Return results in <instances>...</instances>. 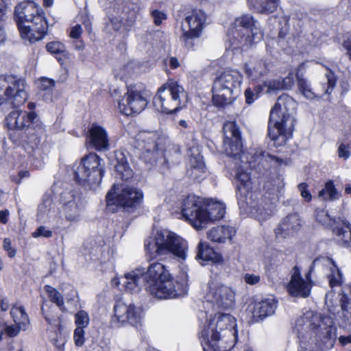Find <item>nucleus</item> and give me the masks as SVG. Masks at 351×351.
Listing matches in <instances>:
<instances>
[{"label":"nucleus","mask_w":351,"mask_h":351,"mask_svg":"<svg viewBox=\"0 0 351 351\" xmlns=\"http://www.w3.org/2000/svg\"><path fill=\"white\" fill-rule=\"evenodd\" d=\"M298 351H328L337 339V327L330 315H313L311 319H298Z\"/></svg>","instance_id":"nucleus-1"},{"label":"nucleus","mask_w":351,"mask_h":351,"mask_svg":"<svg viewBox=\"0 0 351 351\" xmlns=\"http://www.w3.org/2000/svg\"><path fill=\"white\" fill-rule=\"evenodd\" d=\"M253 163L234 162L237 195L239 201H241V198H244L243 201L245 202L246 206L254 217L259 221H264L272 215L274 204L269 201L267 197H263L258 193L250 191L252 182L247 170L249 168L254 167Z\"/></svg>","instance_id":"nucleus-2"},{"label":"nucleus","mask_w":351,"mask_h":351,"mask_svg":"<svg viewBox=\"0 0 351 351\" xmlns=\"http://www.w3.org/2000/svg\"><path fill=\"white\" fill-rule=\"evenodd\" d=\"M295 108L296 103L293 98L282 95L270 111L268 136L276 147L285 145L292 137L295 125L293 112Z\"/></svg>","instance_id":"nucleus-3"},{"label":"nucleus","mask_w":351,"mask_h":351,"mask_svg":"<svg viewBox=\"0 0 351 351\" xmlns=\"http://www.w3.org/2000/svg\"><path fill=\"white\" fill-rule=\"evenodd\" d=\"M188 242L176 233L162 230L145 242V250L148 261L161 256L173 257L179 261H185L188 255Z\"/></svg>","instance_id":"nucleus-4"},{"label":"nucleus","mask_w":351,"mask_h":351,"mask_svg":"<svg viewBox=\"0 0 351 351\" xmlns=\"http://www.w3.org/2000/svg\"><path fill=\"white\" fill-rule=\"evenodd\" d=\"M145 290L158 299H171L186 293L185 288L180 289L166 266L160 262L149 265L145 272Z\"/></svg>","instance_id":"nucleus-5"},{"label":"nucleus","mask_w":351,"mask_h":351,"mask_svg":"<svg viewBox=\"0 0 351 351\" xmlns=\"http://www.w3.org/2000/svg\"><path fill=\"white\" fill-rule=\"evenodd\" d=\"M14 15L22 38L34 43L44 37L45 22L34 2L25 1L19 3L15 7Z\"/></svg>","instance_id":"nucleus-6"},{"label":"nucleus","mask_w":351,"mask_h":351,"mask_svg":"<svg viewBox=\"0 0 351 351\" xmlns=\"http://www.w3.org/2000/svg\"><path fill=\"white\" fill-rule=\"evenodd\" d=\"M241 73L234 69L224 71L214 81L213 102L218 107L231 104L241 93Z\"/></svg>","instance_id":"nucleus-7"},{"label":"nucleus","mask_w":351,"mask_h":351,"mask_svg":"<svg viewBox=\"0 0 351 351\" xmlns=\"http://www.w3.org/2000/svg\"><path fill=\"white\" fill-rule=\"evenodd\" d=\"M188 101L189 97L184 88L171 80L158 88L153 103L158 111L169 114L185 107Z\"/></svg>","instance_id":"nucleus-8"},{"label":"nucleus","mask_w":351,"mask_h":351,"mask_svg":"<svg viewBox=\"0 0 351 351\" xmlns=\"http://www.w3.org/2000/svg\"><path fill=\"white\" fill-rule=\"evenodd\" d=\"M104 165L103 159L95 153L84 156L74 171L76 182L90 188L97 186L104 173Z\"/></svg>","instance_id":"nucleus-9"},{"label":"nucleus","mask_w":351,"mask_h":351,"mask_svg":"<svg viewBox=\"0 0 351 351\" xmlns=\"http://www.w3.org/2000/svg\"><path fill=\"white\" fill-rule=\"evenodd\" d=\"M27 99L26 84L14 75L0 76V107L3 105L17 107Z\"/></svg>","instance_id":"nucleus-10"},{"label":"nucleus","mask_w":351,"mask_h":351,"mask_svg":"<svg viewBox=\"0 0 351 351\" xmlns=\"http://www.w3.org/2000/svg\"><path fill=\"white\" fill-rule=\"evenodd\" d=\"M138 146L143 149L142 158L146 163L154 165L164 157L168 138L156 132H141L137 135Z\"/></svg>","instance_id":"nucleus-11"},{"label":"nucleus","mask_w":351,"mask_h":351,"mask_svg":"<svg viewBox=\"0 0 351 351\" xmlns=\"http://www.w3.org/2000/svg\"><path fill=\"white\" fill-rule=\"evenodd\" d=\"M223 147L226 154L240 163L255 162L258 156L251 152H244L242 149L241 134L237 125L233 122L224 125Z\"/></svg>","instance_id":"nucleus-12"},{"label":"nucleus","mask_w":351,"mask_h":351,"mask_svg":"<svg viewBox=\"0 0 351 351\" xmlns=\"http://www.w3.org/2000/svg\"><path fill=\"white\" fill-rule=\"evenodd\" d=\"M230 34L233 38L245 46L258 43L263 36L259 23L250 14L237 18Z\"/></svg>","instance_id":"nucleus-13"},{"label":"nucleus","mask_w":351,"mask_h":351,"mask_svg":"<svg viewBox=\"0 0 351 351\" xmlns=\"http://www.w3.org/2000/svg\"><path fill=\"white\" fill-rule=\"evenodd\" d=\"M206 16L201 10H193L184 18L182 25V41L189 49L194 48L195 40L200 37L206 25Z\"/></svg>","instance_id":"nucleus-14"},{"label":"nucleus","mask_w":351,"mask_h":351,"mask_svg":"<svg viewBox=\"0 0 351 351\" xmlns=\"http://www.w3.org/2000/svg\"><path fill=\"white\" fill-rule=\"evenodd\" d=\"M204 295L207 302L214 303L219 307L228 308L235 303V290L215 278L208 281Z\"/></svg>","instance_id":"nucleus-15"},{"label":"nucleus","mask_w":351,"mask_h":351,"mask_svg":"<svg viewBox=\"0 0 351 351\" xmlns=\"http://www.w3.org/2000/svg\"><path fill=\"white\" fill-rule=\"evenodd\" d=\"M143 197L141 191L128 184H114L106 195L107 205L118 204L125 208L139 205Z\"/></svg>","instance_id":"nucleus-16"},{"label":"nucleus","mask_w":351,"mask_h":351,"mask_svg":"<svg viewBox=\"0 0 351 351\" xmlns=\"http://www.w3.org/2000/svg\"><path fill=\"white\" fill-rule=\"evenodd\" d=\"M113 312L111 322L117 326L128 324L137 327L141 324L143 317L142 310L133 304L118 300L114 306Z\"/></svg>","instance_id":"nucleus-17"},{"label":"nucleus","mask_w":351,"mask_h":351,"mask_svg":"<svg viewBox=\"0 0 351 351\" xmlns=\"http://www.w3.org/2000/svg\"><path fill=\"white\" fill-rule=\"evenodd\" d=\"M204 204L201 197L193 195L187 196L183 202L182 216L196 230L202 228V217L204 216Z\"/></svg>","instance_id":"nucleus-18"},{"label":"nucleus","mask_w":351,"mask_h":351,"mask_svg":"<svg viewBox=\"0 0 351 351\" xmlns=\"http://www.w3.org/2000/svg\"><path fill=\"white\" fill-rule=\"evenodd\" d=\"M147 104V101L141 91L130 88L119 101L118 108L121 113L129 116L141 112Z\"/></svg>","instance_id":"nucleus-19"},{"label":"nucleus","mask_w":351,"mask_h":351,"mask_svg":"<svg viewBox=\"0 0 351 351\" xmlns=\"http://www.w3.org/2000/svg\"><path fill=\"white\" fill-rule=\"evenodd\" d=\"M202 336L213 351H230L234 346L237 331L226 330L225 333H206Z\"/></svg>","instance_id":"nucleus-20"},{"label":"nucleus","mask_w":351,"mask_h":351,"mask_svg":"<svg viewBox=\"0 0 351 351\" xmlns=\"http://www.w3.org/2000/svg\"><path fill=\"white\" fill-rule=\"evenodd\" d=\"M236 319L231 315L228 313H218L211 318L204 329L202 331V335L211 333H225L226 330L237 331Z\"/></svg>","instance_id":"nucleus-21"},{"label":"nucleus","mask_w":351,"mask_h":351,"mask_svg":"<svg viewBox=\"0 0 351 351\" xmlns=\"http://www.w3.org/2000/svg\"><path fill=\"white\" fill-rule=\"evenodd\" d=\"M311 285L310 282L304 280L300 274L298 267L293 268L289 282L286 285V290L289 295L295 298H307L311 293Z\"/></svg>","instance_id":"nucleus-22"},{"label":"nucleus","mask_w":351,"mask_h":351,"mask_svg":"<svg viewBox=\"0 0 351 351\" xmlns=\"http://www.w3.org/2000/svg\"><path fill=\"white\" fill-rule=\"evenodd\" d=\"M63 204L61 213L69 222H75L79 219L80 210V197L72 191H64L61 194Z\"/></svg>","instance_id":"nucleus-23"},{"label":"nucleus","mask_w":351,"mask_h":351,"mask_svg":"<svg viewBox=\"0 0 351 351\" xmlns=\"http://www.w3.org/2000/svg\"><path fill=\"white\" fill-rule=\"evenodd\" d=\"M36 117L34 112L15 110L5 117V125L9 130H24L29 127Z\"/></svg>","instance_id":"nucleus-24"},{"label":"nucleus","mask_w":351,"mask_h":351,"mask_svg":"<svg viewBox=\"0 0 351 351\" xmlns=\"http://www.w3.org/2000/svg\"><path fill=\"white\" fill-rule=\"evenodd\" d=\"M277 307V302L274 298H267L250 305L247 313L250 315V322H256L271 315Z\"/></svg>","instance_id":"nucleus-25"},{"label":"nucleus","mask_w":351,"mask_h":351,"mask_svg":"<svg viewBox=\"0 0 351 351\" xmlns=\"http://www.w3.org/2000/svg\"><path fill=\"white\" fill-rule=\"evenodd\" d=\"M301 221L298 214L288 215L275 229L276 239H289L293 237L300 229Z\"/></svg>","instance_id":"nucleus-26"},{"label":"nucleus","mask_w":351,"mask_h":351,"mask_svg":"<svg viewBox=\"0 0 351 351\" xmlns=\"http://www.w3.org/2000/svg\"><path fill=\"white\" fill-rule=\"evenodd\" d=\"M319 266L324 267L329 273L327 277L331 287L340 286L342 282V274L339 271L334 261L328 257L318 258L312 263V269Z\"/></svg>","instance_id":"nucleus-27"},{"label":"nucleus","mask_w":351,"mask_h":351,"mask_svg":"<svg viewBox=\"0 0 351 351\" xmlns=\"http://www.w3.org/2000/svg\"><path fill=\"white\" fill-rule=\"evenodd\" d=\"M332 232L337 241L341 245L348 247L351 245V224L345 219H339L337 221L331 219Z\"/></svg>","instance_id":"nucleus-28"},{"label":"nucleus","mask_w":351,"mask_h":351,"mask_svg":"<svg viewBox=\"0 0 351 351\" xmlns=\"http://www.w3.org/2000/svg\"><path fill=\"white\" fill-rule=\"evenodd\" d=\"M88 140L97 150L103 151L108 149L109 142L106 130L101 125L93 123L88 130Z\"/></svg>","instance_id":"nucleus-29"},{"label":"nucleus","mask_w":351,"mask_h":351,"mask_svg":"<svg viewBox=\"0 0 351 351\" xmlns=\"http://www.w3.org/2000/svg\"><path fill=\"white\" fill-rule=\"evenodd\" d=\"M143 269H136L121 277L122 284L126 290L131 292H138L142 283L145 282Z\"/></svg>","instance_id":"nucleus-30"},{"label":"nucleus","mask_w":351,"mask_h":351,"mask_svg":"<svg viewBox=\"0 0 351 351\" xmlns=\"http://www.w3.org/2000/svg\"><path fill=\"white\" fill-rule=\"evenodd\" d=\"M226 213V207L220 202L210 200L204 204V216L202 217V228L209 221H215L223 217Z\"/></svg>","instance_id":"nucleus-31"},{"label":"nucleus","mask_w":351,"mask_h":351,"mask_svg":"<svg viewBox=\"0 0 351 351\" xmlns=\"http://www.w3.org/2000/svg\"><path fill=\"white\" fill-rule=\"evenodd\" d=\"M269 72L268 64L263 60H252L245 65V73L248 78L257 80Z\"/></svg>","instance_id":"nucleus-32"},{"label":"nucleus","mask_w":351,"mask_h":351,"mask_svg":"<svg viewBox=\"0 0 351 351\" xmlns=\"http://www.w3.org/2000/svg\"><path fill=\"white\" fill-rule=\"evenodd\" d=\"M189 152H191L189 165L191 168V176H194V179H197L201 176L202 173L205 172L204 162L198 147L190 148Z\"/></svg>","instance_id":"nucleus-33"},{"label":"nucleus","mask_w":351,"mask_h":351,"mask_svg":"<svg viewBox=\"0 0 351 351\" xmlns=\"http://www.w3.org/2000/svg\"><path fill=\"white\" fill-rule=\"evenodd\" d=\"M116 157L117 161L115 165L116 177L125 181L132 178L134 173L125 156L123 153H119Z\"/></svg>","instance_id":"nucleus-34"},{"label":"nucleus","mask_w":351,"mask_h":351,"mask_svg":"<svg viewBox=\"0 0 351 351\" xmlns=\"http://www.w3.org/2000/svg\"><path fill=\"white\" fill-rule=\"evenodd\" d=\"M236 230L230 226H217L211 229L208 233V237L214 242L223 243L230 240L234 236Z\"/></svg>","instance_id":"nucleus-35"},{"label":"nucleus","mask_w":351,"mask_h":351,"mask_svg":"<svg viewBox=\"0 0 351 351\" xmlns=\"http://www.w3.org/2000/svg\"><path fill=\"white\" fill-rule=\"evenodd\" d=\"M138 67L133 62H129L114 69V76L120 80H125L132 77L138 72Z\"/></svg>","instance_id":"nucleus-36"},{"label":"nucleus","mask_w":351,"mask_h":351,"mask_svg":"<svg viewBox=\"0 0 351 351\" xmlns=\"http://www.w3.org/2000/svg\"><path fill=\"white\" fill-rule=\"evenodd\" d=\"M254 8L260 13L273 12L278 5V0H249Z\"/></svg>","instance_id":"nucleus-37"},{"label":"nucleus","mask_w":351,"mask_h":351,"mask_svg":"<svg viewBox=\"0 0 351 351\" xmlns=\"http://www.w3.org/2000/svg\"><path fill=\"white\" fill-rule=\"evenodd\" d=\"M318 197L325 201H333L339 198L340 194L337 191L333 181L329 180L325 184L324 188L319 192Z\"/></svg>","instance_id":"nucleus-38"},{"label":"nucleus","mask_w":351,"mask_h":351,"mask_svg":"<svg viewBox=\"0 0 351 351\" xmlns=\"http://www.w3.org/2000/svg\"><path fill=\"white\" fill-rule=\"evenodd\" d=\"M10 314L16 324L20 325V327L22 328H27L29 324V318L23 306H13Z\"/></svg>","instance_id":"nucleus-39"},{"label":"nucleus","mask_w":351,"mask_h":351,"mask_svg":"<svg viewBox=\"0 0 351 351\" xmlns=\"http://www.w3.org/2000/svg\"><path fill=\"white\" fill-rule=\"evenodd\" d=\"M45 291L47 293L50 301L56 304L60 310H64V302L63 296L58 290L50 285H45L44 287Z\"/></svg>","instance_id":"nucleus-40"},{"label":"nucleus","mask_w":351,"mask_h":351,"mask_svg":"<svg viewBox=\"0 0 351 351\" xmlns=\"http://www.w3.org/2000/svg\"><path fill=\"white\" fill-rule=\"evenodd\" d=\"M341 308L345 324L351 325V302L346 295H343L341 298Z\"/></svg>","instance_id":"nucleus-41"},{"label":"nucleus","mask_w":351,"mask_h":351,"mask_svg":"<svg viewBox=\"0 0 351 351\" xmlns=\"http://www.w3.org/2000/svg\"><path fill=\"white\" fill-rule=\"evenodd\" d=\"M215 256L216 255L213 248L208 247L205 243H199L197 258L202 259L203 261H210L213 260Z\"/></svg>","instance_id":"nucleus-42"},{"label":"nucleus","mask_w":351,"mask_h":351,"mask_svg":"<svg viewBox=\"0 0 351 351\" xmlns=\"http://www.w3.org/2000/svg\"><path fill=\"white\" fill-rule=\"evenodd\" d=\"M26 328L20 327V325L14 324L6 326L5 322L0 318V340L1 339L3 332L5 331L10 337H15L21 330H25Z\"/></svg>","instance_id":"nucleus-43"},{"label":"nucleus","mask_w":351,"mask_h":351,"mask_svg":"<svg viewBox=\"0 0 351 351\" xmlns=\"http://www.w3.org/2000/svg\"><path fill=\"white\" fill-rule=\"evenodd\" d=\"M298 79V86L300 91L302 93V95L308 99H313L315 97V93L311 90L309 84L307 81L300 77L299 75H297Z\"/></svg>","instance_id":"nucleus-44"},{"label":"nucleus","mask_w":351,"mask_h":351,"mask_svg":"<svg viewBox=\"0 0 351 351\" xmlns=\"http://www.w3.org/2000/svg\"><path fill=\"white\" fill-rule=\"evenodd\" d=\"M75 324L77 327H82L83 329L86 328L89 323L88 314L84 311H78L75 315Z\"/></svg>","instance_id":"nucleus-45"},{"label":"nucleus","mask_w":351,"mask_h":351,"mask_svg":"<svg viewBox=\"0 0 351 351\" xmlns=\"http://www.w3.org/2000/svg\"><path fill=\"white\" fill-rule=\"evenodd\" d=\"M47 50L52 54H60L66 52L64 45L57 41L49 43L46 46Z\"/></svg>","instance_id":"nucleus-46"},{"label":"nucleus","mask_w":351,"mask_h":351,"mask_svg":"<svg viewBox=\"0 0 351 351\" xmlns=\"http://www.w3.org/2000/svg\"><path fill=\"white\" fill-rule=\"evenodd\" d=\"M261 90V88L258 86H256L254 90L250 88H247L244 93L246 103L247 104H252L258 98V94Z\"/></svg>","instance_id":"nucleus-47"},{"label":"nucleus","mask_w":351,"mask_h":351,"mask_svg":"<svg viewBox=\"0 0 351 351\" xmlns=\"http://www.w3.org/2000/svg\"><path fill=\"white\" fill-rule=\"evenodd\" d=\"M263 87L267 88V93H272L276 90H282V85L281 84L280 79L265 82Z\"/></svg>","instance_id":"nucleus-48"},{"label":"nucleus","mask_w":351,"mask_h":351,"mask_svg":"<svg viewBox=\"0 0 351 351\" xmlns=\"http://www.w3.org/2000/svg\"><path fill=\"white\" fill-rule=\"evenodd\" d=\"M73 340L77 347L82 346L85 341L84 331L82 327H77L74 330Z\"/></svg>","instance_id":"nucleus-49"},{"label":"nucleus","mask_w":351,"mask_h":351,"mask_svg":"<svg viewBox=\"0 0 351 351\" xmlns=\"http://www.w3.org/2000/svg\"><path fill=\"white\" fill-rule=\"evenodd\" d=\"M34 238L43 237L45 238H50L52 237V231L47 228L45 226H39L32 234Z\"/></svg>","instance_id":"nucleus-50"},{"label":"nucleus","mask_w":351,"mask_h":351,"mask_svg":"<svg viewBox=\"0 0 351 351\" xmlns=\"http://www.w3.org/2000/svg\"><path fill=\"white\" fill-rule=\"evenodd\" d=\"M40 140L34 135L30 137V139L25 141V144L23 145L25 150L31 153L34 150V149L37 148L39 145Z\"/></svg>","instance_id":"nucleus-51"},{"label":"nucleus","mask_w":351,"mask_h":351,"mask_svg":"<svg viewBox=\"0 0 351 351\" xmlns=\"http://www.w3.org/2000/svg\"><path fill=\"white\" fill-rule=\"evenodd\" d=\"M338 157L347 160L350 156V147L349 145L341 143L337 149Z\"/></svg>","instance_id":"nucleus-52"},{"label":"nucleus","mask_w":351,"mask_h":351,"mask_svg":"<svg viewBox=\"0 0 351 351\" xmlns=\"http://www.w3.org/2000/svg\"><path fill=\"white\" fill-rule=\"evenodd\" d=\"M326 77L327 78L328 88L326 90L325 93L326 94H330V92L334 88V87L335 86L337 80L334 73H332L331 71H328L326 73Z\"/></svg>","instance_id":"nucleus-53"},{"label":"nucleus","mask_w":351,"mask_h":351,"mask_svg":"<svg viewBox=\"0 0 351 351\" xmlns=\"http://www.w3.org/2000/svg\"><path fill=\"white\" fill-rule=\"evenodd\" d=\"M7 9V5L4 0H0V40H5L4 31L2 27V17L5 14Z\"/></svg>","instance_id":"nucleus-54"},{"label":"nucleus","mask_w":351,"mask_h":351,"mask_svg":"<svg viewBox=\"0 0 351 351\" xmlns=\"http://www.w3.org/2000/svg\"><path fill=\"white\" fill-rule=\"evenodd\" d=\"M55 86V82L53 80L42 77L40 80L39 88L43 90H50Z\"/></svg>","instance_id":"nucleus-55"},{"label":"nucleus","mask_w":351,"mask_h":351,"mask_svg":"<svg viewBox=\"0 0 351 351\" xmlns=\"http://www.w3.org/2000/svg\"><path fill=\"white\" fill-rule=\"evenodd\" d=\"M294 84L295 77L292 73H289L287 77L281 80L282 89H290L294 85Z\"/></svg>","instance_id":"nucleus-56"},{"label":"nucleus","mask_w":351,"mask_h":351,"mask_svg":"<svg viewBox=\"0 0 351 351\" xmlns=\"http://www.w3.org/2000/svg\"><path fill=\"white\" fill-rule=\"evenodd\" d=\"M244 282L250 285H255L260 282L261 277L254 274H245L243 276Z\"/></svg>","instance_id":"nucleus-57"},{"label":"nucleus","mask_w":351,"mask_h":351,"mask_svg":"<svg viewBox=\"0 0 351 351\" xmlns=\"http://www.w3.org/2000/svg\"><path fill=\"white\" fill-rule=\"evenodd\" d=\"M152 16L154 19V24L156 25H160L162 21L167 19L166 14L158 10H153L152 12Z\"/></svg>","instance_id":"nucleus-58"},{"label":"nucleus","mask_w":351,"mask_h":351,"mask_svg":"<svg viewBox=\"0 0 351 351\" xmlns=\"http://www.w3.org/2000/svg\"><path fill=\"white\" fill-rule=\"evenodd\" d=\"M308 185L305 182L300 183L298 185V190L300 192L301 196L306 201L310 202L312 199V195L307 189Z\"/></svg>","instance_id":"nucleus-59"},{"label":"nucleus","mask_w":351,"mask_h":351,"mask_svg":"<svg viewBox=\"0 0 351 351\" xmlns=\"http://www.w3.org/2000/svg\"><path fill=\"white\" fill-rule=\"evenodd\" d=\"M3 248L8 252L9 257L12 258L16 255V250L12 247L11 241L9 239L3 240Z\"/></svg>","instance_id":"nucleus-60"},{"label":"nucleus","mask_w":351,"mask_h":351,"mask_svg":"<svg viewBox=\"0 0 351 351\" xmlns=\"http://www.w3.org/2000/svg\"><path fill=\"white\" fill-rule=\"evenodd\" d=\"M82 34V28L80 25H76L71 27L69 36L72 38L77 39L79 38Z\"/></svg>","instance_id":"nucleus-61"},{"label":"nucleus","mask_w":351,"mask_h":351,"mask_svg":"<svg viewBox=\"0 0 351 351\" xmlns=\"http://www.w3.org/2000/svg\"><path fill=\"white\" fill-rule=\"evenodd\" d=\"M55 220V227L56 228H64L66 225V222L67 221L64 217V216L60 213V215L57 216L54 218Z\"/></svg>","instance_id":"nucleus-62"},{"label":"nucleus","mask_w":351,"mask_h":351,"mask_svg":"<svg viewBox=\"0 0 351 351\" xmlns=\"http://www.w3.org/2000/svg\"><path fill=\"white\" fill-rule=\"evenodd\" d=\"M339 343L342 346H345L348 344H351V335L343 336L341 335L338 339Z\"/></svg>","instance_id":"nucleus-63"},{"label":"nucleus","mask_w":351,"mask_h":351,"mask_svg":"<svg viewBox=\"0 0 351 351\" xmlns=\"http://www.w3.org/2000/svg\"><path fill=\"white\" fill-rule=\"evenodd\" d=\"M343 47L347 50V53L350 56H351V36L343 42Z\"/></svg>","instance_id":"nucleus-64"}]
</instances>
